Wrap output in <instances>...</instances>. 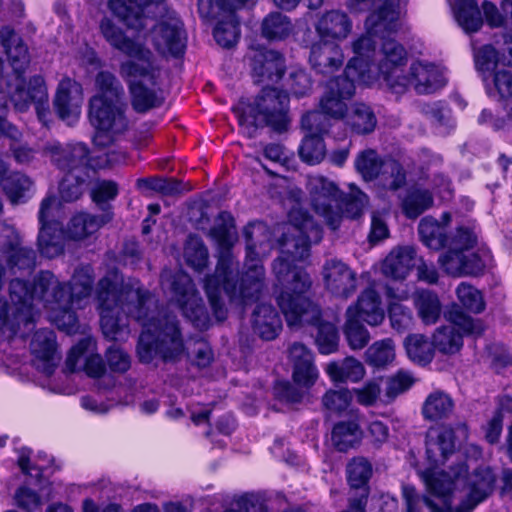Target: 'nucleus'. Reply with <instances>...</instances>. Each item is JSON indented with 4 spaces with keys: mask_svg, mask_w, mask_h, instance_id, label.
I'll list each match as a JSON object with an SVG mask.
<instances>
[{
    "mask_svg": "<svg viewBox=\"0 0 512 512\" xmlns=\"http://www.w3.org/2000/svg\"><path fill=\"white\" fill-rule=\"evenodd\" d=\"M348 308L354 309V315L357 319L371 326L381 324L385 317L384 310L381 307L380 295L372 287L363 290L358 296L357 302Z\"/></svg>",
    "mask_w": 512,
    "mask_h": 512,
    "instance_id": "2f4dec72",
    "label": "nucleus"
},
{
    "mask_svg": "<svg viewBox=\"0 0 512 512\" xmlns=\"http://www.w3.org/2000/svg\"><path fill=\"white\" fill-rule=\"evenodd\" d=\"M56 203L54 195L46 196L40 204L38 220L40 229L37 244L41 255L47 258H55L64 251V236L61 224L58 221H50L51 208Z\"/></svg>",
    "mask_w": 512,
    "mask_h": 512,
    "instance_id": "a211bd4d",
    "label": "nucleus"
},
{
    "mask_svg": "<svg viewBox=\"0 0 512 512\" xmlns=\"http://www.w3.org/2000/svg\"><path fill=\"white\" fill-rule=\"evenodd\" d=\"M352 28L348 15L339 10H331L323 14L315 25L321 39H344Z\"/></svg>",
    "mask_w": 512,
    "mask_h": 512,
    "instance_id": "f704fd0d",
    "label": "nucleus"
},
{
    "mask_svg": "<svg viewBox=\"0 0 512 512\" xmlns=\"http://www.w3.org/2000/svg\"><path fill=\"white\" fill-rule=\"evenodd\" d=\"M256 243L246 244V266L247 271L240 275L239 262L234 259L237 265L236 273L233 282L236 286V295L231 296L224 293L231 302L239 301L242 304H247L249 301L258 300L262 289L264 280V267L260 264L258 253L256 251Z\"/></svg>",
    "mask_w": 512,
    "mask_h": 512,
    "instance_id": "2eb2a0df",
    "label": "nucleus"
},
{
    "mask_svg": "<svg viewBox=\"0 0 512 512\" xmlns=\"http://www.w3.org/2000/svg\"><path fill=\"white\" fill-rule=\"evenodd\" d=\"M1 187L7 198L13 203L25 202L32 187V181L20 172H11L0 180Z\"/></svg>",
    "mask_w": 512,
    "mask_h": 512,
    "instance_id": "3c124183",
    "label": "nucleus"
},
{
    "mask_svg": "<svg viewBox=\"0 0 512 512\" xmlns=\"http://www.w3.org/2000/svg\"><path fill=\"white\" fill-rule=\"evenodd\" d=\"M437 468L431 465L429 468L419 470V476L432 495L449 499L455 488L454 480L466 475L467 466L464 463L458 464L452 468V475L445 471H438Z\"/></svg>",
    "mask_w": 512,
    "mask_h": 512,
    "instance_id": "cd10ccee",
    "label": "nucleus"
},
{
    "mask_svg": "<svg viewBox=\"0 0 512 512\" xmlns=\"http://www.w3.org/2000/svg\"><path fill=\"white\" fill-rule=\"evenodd\" d=\"M113 213L108 210L102 215H93L87 212L76 213L69 221L68 235L75 240H81L95 233L111 221Z\"/></svg>",
    "mask_w": 512,
    "mask_h": 512,
    "instance_id": "e433bc0d",
    "label": "nucleus"
},
{
    "mask_svg": "<svg viewBox=\"0 0 512 512\" xmlns=\"http://www.w3.org/2000/svg\"><path fill=\"white\" fill-rule=\"evenodd\" d=\"M322 277L325 289L335 297L347 299L356 291V273L341 260H326L322 267Z\"/></svg>",
    "mask_w": 512,
    "mask_h": 512,
    "instance_id": "4be33fe9",
    "label": "nucleus"
},
{
    "mask_svg": "<svg viewBox=\"0 0 512 512\" xmlns=\"http://www.w3.org/2000/svg\"><path fill=\"white\" fill-rule=\"evenodd\" d=\"M452 397L441 390L431 392L422 405V415L425 420L437 422L448 419L454 411Z\"/></svg>",
    "mask_w": 512,
    "mask_h": 512,
    "instance_id": "79ce46f5",
    "label": "nucleus"
},
{
    "mask_svg": "<svg viewBox=\"0 0 512 512\" xmlns=\"http://www.w3.org/2000/svg\"><path fill=\"white\" fill-rule=\"evenodd\" d=\"M90 173H66L59 184V194L64 202L78 200L84 193Z\"/></svg>",
    "mask_w": 512,
    "mask_h": 512,
    "instance_id": "bf43d9fd",
    "label": "nucleus"
},
{
    "mask_svg": "<svg viewBox=\"0 0 512 512\" xmlns=\"http://www.w3.org/2000/svg\"><path fill=\"white\" fill-rule=\"evenodd\" d=\"M410 71L412 86L418 94H430L445 85L443 75L433 64L414 62Z\"/></svg>",
    "mask_w": 512,
    "mask_h": 512,
    "instance_id": "c9c22d12",
    "label": "nucleus"
},
{
    "mask_svg": "<svg viewBox=\"0 0 512 512\" xmlns=\"http://www.w3.org/2000/svg\"><path fill=\"white\" fill-rule=\"evenodd\" d=\"M347 481L353 490L351 494H365L369 497V480L373 473L371 462L365 457L352 458L346 467Z\"/></svg>",
    "mask_w": 512,
    "mask_h": 512,
    "instance_id": "a19ab883",
    "label": "nucleus"
},
{
    "mask_svg": "<svg viewBox=\"0 0 512 512\" xmlns=\"http://www.w3.org/2000/svg\"><path fill=\"white\" fill-rule=\"evenodd\" d=\"M208 236L217 245L218 261L215 272L205 278L204 289L215 319L222 322L226 320L228 314L222 299V292L235 296L237 290L233 282L237 265L234 263L232 253L237 232L232 214L228 211H221L215 218Z\"/></svg>",
    "mask_w": 512,
    "mask_h": 512,
    "instance_id": "20e7f679",
    "label": "nucleus"
},
{
    "mask_svg": "<svg viewBox=\"0 0 512 512\" xmlns=\"http://www.w3.org/2000/svg\"><path fill=\"white\" fill-rule=\"evenodd\" d=\"M426 456L430 465L439 467L456 451L455 432L451 427L428 431L426 435Z\"/></svg>",
    "mask_w": 512,
    "mask_h": 512,
    "instance_id": "a878e982",
    "label": "nucleus"
},
{
    "mask_svg": "<svg viewBox=\"0 0 512 512\" xmlns=\"http://www.w3.org/2000/svg\"><path fill=\"white\" fill-rule=\"evenodd\" d=\"M298 152L301 160L309 165H316L323 161L326 156V146L323 140V134L326 132L308 131Z\"/></svg>",
    "mask_w": 512,
    "mask_h": 512,
    "instance_id": "603ef678",
    "label": "nucleus"
},
{
    "mask_svg": "<svg viewBox=\"0 0 512 512\" xmlns=\"http://www.w3.org/2000/svg\"><path fill=\"white\" fill-rule=\"evenodd\" d=\"M351 188L350 194H344L334 182L324 176L309 178L311 206L332 230L339 228L343 217L357 219L363 214L368 197L358 188Z\"/></svg>",
    "mask_w": 512,
    "mask_h": 512,
    "instance_id": "423d86ee",
    "label": "nucleus"
},
{
    "mask_svg": "<svg viewBox=\"0 0 512 512\" xmlns=\"http://www.w3.org/2000/svg\"><path fill=\"white\" fill-rule=\"evenodd\" d=\"M293 28L290 17L282 12L274 11L263 18L261 34L267 40L281 41L291 35Z\"/></svg>",
    "mask_w": 512,
    "mask_h": 512,
    "instance_id": "a18cd8bd",
    "label": "nucleus"
},
{
    "mask_svg": "<svg viewBox=\"0 0 512 512\" xmlns=\"http://www.w3.org/2000/svg\"><path fill=\"white\" fill-rule=\"evenodd\" d=\"M213 36L217 44L223 48L233 47L240 36L239 20L236 13L217 22Z\"/></svg>",
    "mask_w": 512,
    "mask_h": 512,
    "instance_id": "052dcab7",
    "label": "nucleus"
},
{
    "mask_svg": "<svg viewBox=\"0 0 512 512\" xmlns=\"http://www.w3.org/2000/svg\"><path fill=\"white\" fill-rule=\"evenodd\" d=\"M383 54L378 66L379 74L393 92L404 93L408 86H412L411 72L405 76L400 69L407 59L405 48L395 40H388L383 44Z\"/></svg>",
    "mask_w": 512,
    "mask_h": 512,
    "instance_id": "6ab92c4d",
    "label": "nucleus"
},
{
    "mask_svg": "<svg viewBox=\"0 0 512 512\" xmlns=\"http://www.w3.org/2000/svg\"><path fill=\"white\" fill-rule=\"evenodd\" d=\"M451 325L439 327L433 334L434 350L454 354L463 346V335L480 336L484 331L481 320L474 319L456 309L449 312Z\"/></svg>",
    "mask_w": 512,
    "mask_h": 512,
    "instance_id": "ddd939ff",
    "label": "nucleus"
},
{
    "mask_svg": "<svg viewBox=\"0 0 512 512\" xmlns=\"http://www.w3.org/2000/svg\"><path fill=\"white\" fill-rule=\"evenodd\" d=\"M252 75L256 83H276L285 73V58L276 50H259L252 58Z\"/></svg>",
    "mask_w": 512,
    "mask_h": 512,
    "instance_id": "bb28decb",
    "label": "nucleus"
},
{
    "mask_svg": "<svg viewBox=\"0 0 512 512\" xmlns=\"http://www.w3.org/2000/svg\"><path fill=\"white\" fill-rule=\"evenodd\" d=\"M0 44L12 68L15 81V83L7 82L8 93L2 89V81H0V114L7 110L9 95L11 102L20 112L26 111L31 104H34L39 120L45 122L50 113L45 80L41 75L32 76L28 82L24 78L30 63L27 45L15 30L8 26L0 29ZM2 125H5V118L0 115V137L3 134Z\"/></svg>",
    "mask_w": 512,
    "mask_h": 512,
    "instance_id": "7ed1b4c3",
    "label": "nucleus"
},
{
    "mask_svg": "<svg viewBox=\"0 0 512 512\" xmlns=\"http://www.w3.org/2000/svg\"><path fill=\"white\" fill-rule=\"evenodd\" d=\"M0 255L13 274H30L36 266L35 250L23 245L22 238L15 229H8L0 237Z\"/></svg>",
    "mask_w": 512,
    "mask_h": 512,
    "instance_id": "412c9836",
    "label": "nucleus"
},
{
    "mask_svg": "<svg viewBox=\"0 0 512 512\" xmlns=\"http://www.w3.org/2000/svg\"><path fill=\"white\" fill-rule=\"evenodd\" d=\"M309 62L316 73L328 75L342 66L343 54L336 43L320 41L311 46Z\"/></svg>",
    "mask_w": 512,
    "mask_h": 512,
    "instance_id": "c756f323",
    "label": "nucleus"
},
{
    "mask_svg": "<svg viewBox=\"0 0 512 512\" xmlns=\"http://www.w3.org/2000/svg\"><path fill=\"white\" fill-rule=\"evenodd\" d=\"M365 63L361 59H350L343 75L330 79L320 100V111H311L301 118L306 131L328 132L331 126L328 117L341 119L347 112L346 100L355 93V83L361 79Z\"/></svg>",
    "mask_w": 512,
    "mask_h": 512,
    "instance_id": "39448f33",
    "label": "nucleus"
},
{
    "mask_svg": "<svg viewBox=\"0 0 512 512\" xmlns=\"http://www.w3.org/2000/svg\"><path fill=\"white\" fill-rule=\"evenodd\" d=\"M161 285L169 294L170 301L192 325L200 330L209 328L211 319L202 297L192 278L183 271L163 272Z\"/></svg>",
    "mask_w": 512,
    "mask_h": 512,
    "instance_id": "1a4fd4ad",
    "label": "nucleus"
},
{
    "mask_svg": "<svg viewBox=\"0 0 512 512\" xmlns=\"http://www.w3.org/2000/svg\"><path fill=\"white\" fill-rule=\"evenodd\" d=\"M362 322L355 317L353 308L347 309L343 332L349 347L353 350L364 348L370 339L369 332Z\"/></svg>",
    "mask_w": 512,
    "mask_h": 512,
    "instance_id": "4d7b16f0",
    "label": "nucleus"
},
{
    "mask_svg": "<svg viewBox=\"0 0 512 512\" xmlns=\"http://www.w3.org/2000/svg\"><path fill=\"white\" fill-rule=\"evenodd\" d=\"M347 124L353 132L365 135L374 131L377 118L371 107L364 103H355L347 117Z\"/></svg>",
    "mask_w": 512,
    "mask_h": 512,
    "instance_id": "864d4df0",
    "label": "nucleus"
},
{
    "mask_svg": "<svg viewBox=\"0 0 512 512\" xmlns=\"http://www.w3.org/2000/svg\"><path fill=\"white\" fill-rule=\"evenodd\" d=\"M434 203L433 195L427 189L413 188L408 190L402 201L404 214L414 219L429 209Z\"/></svg>",
    "mask_w": 512,
    "mask_h": 512,
    "instance_id": "6e6d98bb",
    "label": "nucleus"
},
{
    "mask_svg": "<svg viewBox=\"0 0 512 512\" xmlns=\"http://www.w3.org/2000/svg\"><path fill=\"white\" fill-rule=\"evenodd\" d=\"M94 280L93 267L91 265H81L74 270L68 282L58 280V284L63 287L65 293L71 296V299L76 301L77 308H80L81 302L91 295Z\"/></svg>",
    "mask_w": 512,
    "mask_h": 512,
    "instance_id": "72a5a7b5",
    "label": "nucleus"
},
{
    "mask_svg": "<svg viewBox=\"0 0 512 512\" xmlns=\"http://www.w3.org/2000/svg\"><path fill=\"white\" fill-rule=\"evenodd\" d=\"M486 92L489 97L506 99L512 96V72L509 70H497L483 75Z\"/></svg>",
    "mask_w": 512,
    "mask_h": 512,
    "instance_id": "13d9d810",
    "label": "nucleus"
},
{
    "mask_svg": "<svg viewBox=\"0 0 512 512\" xmlns=\"http://www.w3.org/2000/svg\"><path fill=\"white\" fill-rule=\"evenodd\" d=\"M125 100H107L103 96H93L89 101V120L96 129L93 137L95 146L110 145L114 136L128 129Z\"/></svg>",
    "mask_w": 512,
    "mask_h": 512,
    "instance_id": "9d476101",
    "label": "nucleus"
},
{
    "mask_svg": "<svg viewBox=\"0 0 512 512\" xmlns=\"http://www.w3.org/2000/svg\"><path fill=\"white\" fill-rule=\"evenodd\" d=\"M456 295L467 311L479 314L485 309V301L482 293L474 286L461 282L456 288Z\"/></svg>",
    "mask_w": 512,
    "mask_h": 512,
    "instance_id": "338daca9",
    "label": "nucleus"
},
{
    "mask_svg": "<svg viewBox=\"0 0 512 512\" xmlns=\"http://www.w3.org/2000/svg\"><path fill=\"white\" fill-rule=\"evenodd\" d=\"M152 40L155 48L163 54L174 58L181 57L186 49V35L180 22L157 23L152 29Z\"/></svg>",
    "mask_w": 512,
    "mask_h": 512,
    "instance_id": "393cba45",
    "label": "nucleus"
},
{
    "mask_svg": "<svg viewBox=\"0 0 512 512\" xmlns=\"http://www.w3.org/2000/svg\"><path fill=\"white\" fill-rule=\"evenodd\" d=\"M404 346L408 357L419 365L429 364L434 357V347L422 334H411L405 338Z\"/></svg>",
    "mask_w": 512,
    "mask_h": 512,
    "instance_id": "5fc2aeb1",
    "label": "nucleus"
},
{
    "mask_svg": "<svg viewBox=\"0 0 512 512\" xmlns=\"http://www.w3.org/2000/svg\"><path fill=\"white\" fill-rule=\"evenodd\" d=\"M197 6L200 18L206 22L220 21L233 13L231 0H198Z\"/></svg>",
    "mask_w": 512,
    "mask_h": 512,
    "instance_id": "0e129e2a",
    "label": "nucleus"
},
{
    "mask_svg": "<svg viewBox=\"0 0 512 512\" xmlns=\"http://www.w3.org/2000/svg\"><path fill=\"white\" fill-rule=\"evenodd\" d=\"M100 325L104 336L118 340L128 334V318L139 322L137 354L143 363L159 356L164 361L177 358L184 348L176 315L157 310L155 296L142 287L123 289L115 272L102 277L96 286Z\"/></svg>",
    "mask_w": 512,
    "mask_h": 512,
    "instance_id": "f257e3e1",
    "label": "nucleus"
},
{
    "mask_svg": "<svg viewBox=\"0 0 512 512\" xmlns=\"http://www.w3.org/2000/svg\"><path fill=\"white\" fill-rule=\"evenodd\" d=\"M415 256L413 247L406 246L392 250L383 262L384 275L396 280L405 279L414 267Z\"/></svg>",
    "mask_w": 512,
    "mask_h": 512,
    "instance_id": "4c0bfd02",
    "label": "nucleus"
},
{
    "mask_svg": "<svg viewBox=\"0 0 512 512\" xmlns=\"http://www.w3.org/2000/svg\"><path fill=\"white\" fill-rule=\"evenodd\" d=\"M326 373L333 382H359L365 375L363 364L353 358L346 357L341 361L330 362L326 367Z\"/></svg>",
    "mask_w": 512,
    "mask_h": 512,
    "instance_id": "37998d69",
    "label": "nucleus"
},
{
    "mask_svg": "<svg viewBox=\"0 0 512 512\" xmlns=\"http://www.w3.org/2000/svg\"><path fill=\"white\" fill-rule=\"evenodd\" d=\"M95 84L98 89L95 96H103L107 100H125L124 88L113 73L100 71L96 75Z\"/></svg>",
    "mask_w": 512,
    "mask_h": 512,
    "instance_id": "69168bd1",
    "label": "nucleus"
},
{
    "mask_svg": "<svg viewBox=\"0 0 512 512\" xmlns=\"http://www.w3.org/2000/svg\"><path fill=\"white\" fill-rule=\"evenodd\" d=\"M37 282L38 275L35 277L33 284L20 278L10 281V300L17 309V313L23 316V319H32L33 301L34 299L41 301V293L38 291Z\"/></svg>",
    "mask_w": 512,
    "mask_h": 512,
    "instance_id": "7c9ffc66",
    "label": "nucleus"
},
{
    "mask_svg": "<svg viewBox=\"0 0 512 512\" xmlns=\"http://www.w3.org/2000/svg\"><path fill=\"white\" fill-rule=\"evenodd\" d=\"M354 167L366 182L379 179L382 187L390 191H397L406 184L402 164L391 157L382 158L374 149L360 151Z\"/></svg>",
    "mask_w": 512,
    "mask_h": 512,
    "instance_id": "f8f14e48",
    "label": "nucleus"
},
{
    "mask_svg": "<svg viewBox=\"0 0 512 512\" xmlns=\"http://www.w3.org/2000/svg\"><path fill=\"white\" fill-rule=\"evenodd\" d=\"M363 431L356 418L342 420L334 424L331 441L336 450L347 452L361 443Z\"/></svg>",
    "mask_w": 512,
    "mask_h": 512,
    "instance_id": "ea45409f",
    "label": "nucleus"
},
{
    "mask_svg": "<svg viewBox=\"0 0 512 512\" xmlns=\"http://www.w3.org/2000/svg\"><path fill=\"white\" fill-rule=\"evenodd\" d=\"M381 1L382 5L371 13L365 21L367 35H362L352 44L355 54L352 59H361L365 63V70L361 75V79H357L358 83L366 82V73L370 71V57L376 49V42L373 36L383 40V45L386 41L393 40L390 36L397 31L399 18L398 0Z\"/></svg>",
    "mask_w": 512,
    "mask_h": 512,
    "instance_id": "6e6552de",
    "label": "nucleus"
},
{
    "mask_svg": "<svg viewBox=\"0 0 512 512\" xmlns=\"http://www.w3.org/2000/svg\"><path fill=\"white\" fill-rule=\"evenodd\" d=\"M30 349L37 359L43 361V371L51 374L55 366L53 360L57 349L54 331L47 328L36 331L30 343Z\"/></svg>",
    "mask_w": 512,
    "mask_h": 512,
    "instance_id": "58836bf2",
    "label": "nucleus"
},
{
    "mask_svg": "<svg viewBox=\"0 0 512 512\" xmlns=\"http://www.w3.org/2000/svg\"><path fill=\"white\" fill-rule=\"evenodd\" d=\"M322 237L323 230L321 226L309 219L303 222L297 234L291 236L284 234L281 240V255L273 261L272 271L274 272V264L279 259L289 263L291 268L306 271L304 268L295 265V262L307 259L310 255L311 244L319 243Z\"/></svg>",
    "mask_w": 512,
    "mask_h": 512,
    "instance_id": "f3484780",
    "label": "nucleus"
},
{
    "mask_svg": "<svg viewBox=\"0 0 512 512\" xmlns=\"http://www.w3.org/2000/svg\"><path fill=\"white\" fill-rule=\"evenodd\" d=\"M95 349L96 342L93 338H82L68 352L65 362L66 370L70 373L76 372L80 368L79 361L85 358L83 370L89 377L99 378L104 375L106 371L105 362L99 354L94 353Z\"/></svg>",
    "mask_w": 512,
    "mask_h": 512,
    "instance_id": "5701e85b",
    "label": "nucleus"
},
{
    "mask_svg": "<svg viewBox=\"0 0 512 512\" xmlns=\"http://www.w3.org/2000/svg\"><path fill=\"white\" fill-rule=\"evenodd\" d=\"M274 275L276 302L288 326L305 323L315 326L319 352L325 355L335 352L339 344L338 329L334 324L322 321L321 309L310 299L313 282L309 273L291 268L289 263L279 259L274 264Z\"/></svg>",
    "mask_w": 512,
    "mask_h": 512,
    "instance_id": "f03ea898",
    "label": "nucleus"
},
{
    "mask_svg": "<svg viewBox=\"0 0 512 512\" xmlns=\"http://www.w3.org/2000/svg\"><path fill=\"white\" fill-rule=\"evenodd\" d=\"M108 7L127 28L140 32L149 19L164 15L166 0H109Z\"/></svg>",
    "mask_w": 512,
    "mask_h": 512,
    "instance_id": "4468645a",
    "label": "nucleus"
},
{
    "mask_svg": "<svg viewBox=\"0 0 512 512\" xmlns=\"http://www.w3.org/2000/svg\"><path fill=\"white\" fill-rule=\"evenodd\" d=\"M131 95V104L137 113H146L160 107L164 98L153 88H148L143 83H131L128 86Z\"/></svg>",
    "mask_w": 512,
    "mask_h": 512,
    "instance_id": "09e8293b",
    "label": "nucleus"
},
{
    "mask_svg": "<svg viewBox=\"0 0 512 512\" xmlns=\"http://www.w3.org/2000/svg\"><path fill=\"white\" fill-rule=\"evenodd\" d=\"M124 54L129 59L120 64L119 73L128 86L131 83H143L142 79H146L152 86L157 85L161 69L149 48L137 42Z\"/></svg>",
    "mask_w": 512,
    "mask_h": 512,
    "instance_id": "dca6fc26",
    "label": "nucleus"
},
{
    "mask_svg": "<svg viewBox=\"0 0 512 512\" xmlns=\"http://www.w3.org/2000/svg\"><path fill=\"white\" fill-rule=\"evenodd\" d=\"M289 98L283 91L266 86L243 111L237 114L239 125L249 138H254L258 128L269 127L276 133L288 130Z\"/></svg>",
    "mask_w": 512,
    "mask_h": 512,
    "instance_id": "0eeeda50",
    "label": "nucleus"
},
{
    "mask_svg": "<svg viewBox=\"0 0 512 512\" xmlns=\"http://www.w3.org/2000/svg\"><path fill=\"white\" fill-rule=\"evenodd\" d=\"M495 475L490 467L474 470L470 480V492L459 504L456 512H472L493 491Z\"/></svg>",
    "mask_w": 512,
    "mask_h": 512,
    "instance_id": "c85d7f7f",
    "label": "nucleus"
},
{
    "mask_svg": "<svg viewBox=\"0 0 512 512\" xmlns=\"http://www.w3.org/2000/svg\"><path fill=\"white\" fill-rule=\"evenodd\" d=\"M186 263L195 271L201 272L208 265L209 253L202 239L190 235L184 250Z\"/></svg>",
    "mask_w": 512,
    "mask_h": 512,
    "instance_id": "e2e57ef3",
    "label": "nucleus"
},
{
    "mask_svg": "<svg viewBox=\"0 0 512 512\" xmlns=\"http://www.w3.org/2000/svg\"><path fill=\"white\" fill-rule=\"evenodd\" d=\"M100 31L104 39L121 53H125L138 42L128 37L120 27L107 17L101 20Z\"/></svg>",
    "mask_w": 512,
    "mask_h": 512,
    "instance_id": "680f3d73",
    "label": "nucleus"
},
{
    "mask_svg": "<svg viewBox=\"0 0 512 512\" xmlns=\"http://www.w3.org/2000/svg\"><path fill=\"white\" fill-rule=\"evenodd\" d=\"M51 162L66 173H91L90 150L84 143L62 145L51 143L45 146Z\"/></svg>",
    "mask_w": 512,
    "mask_h": 512,
    "instance_id": "aec40b11",
    "label": "nucleus"
},
{
    "mask_svg": "<svg viewBox=\"0 0 512 512\" xmlns=\"http://www.w3.org/2000/svg\"><path fill=\"white\" fill-rule=\"evenodd\" d=\"M414 305L421 320L429 325L440 317L442 305L438 295L429 289L417 290L413 295Z\"/></svg>",
    "mask_w": 512,
    "mask_h": 512,
    "instance_id": "49530a36",
    "label": "nucleus"
},
{
    "mask_svg": "<svg viewBox=\"0 0 512 512\" xmlns=\"http://www.w3.org/2000/svg\"><path fill=\"white\" fill-rule=\"evenodd\" d=\"M253 331L264 340L275 339L282 330V320L271 304H259L252 313Z\"/></svg>",
    "mask_w": 512,
    "mask_h": 512,
    "instance_id": "473e14b6",
    "label": "nucleus"
},
{
    "mask_svg": "<svg viewBox=\"0 0 512 512\" xmlns=\"http://www.w3.org/2000/svg\"><path fill=\"white\" fill-rule=\"evenodd\" d=\"M454 15L466 33L477 32L483 25L482 14L475 0H456Z\"/></svg>",
    "mask_w": 512,
    "mask_h": 512,
    "instance_id": "de8ad7c7",
    "label": "nucleus"
},
{
    "mask_svg": "<svg viewBox=\"0 0 512 512\" xmlns=\"http://www.w3.org/2000/svg\"><path fill=\"white\" fill-rule=\"evenodd\" d=\"M478 123L489 125L494 131H510L512 130V106L505 105L503 110L496 114L485 108L478 117Z\"/></svg>",
    "mask_w": 512,
    "mask_h": 512,
    "instance_id": "774afa93",
    "label": "nucleus"
},
{
    "mask_svg": "<svg viewBox=\"0 0 512 512\" xmlns=\"http://www.w3.org/2000/svg\"><path fill=\"white\" fill-rule=\"evenodd\" d=\"M37 286L51 322L68 334L75 333L78 329V317L74 310L77 303L58 284V278L48 270L40 271Z\"/></svg>",
    "mask_w": 512,
    "mask_h": 512,
    "instance_id": "9b49d317",
    "label": "nucleus"
},
{
    "mask_svg": "<svg viewBox=\"0 0 512 512\" xmlns=\"http://www.w3.org/2000/svg\"><path fill=\"white\" fill-rule=\"evenodd\" d=\"M418 233L422 243L432 250H440L449 244L446 227L432 218L421 219Z\"/></svg>",
    "mask_w": 512,
    "mask_h": 512,
    "instance_id": "8fccbe9b",
    "label": "nucleus"
},
{
    "mask_svg": "<svg viewBox=\"0 0 512 512\" xmlns=\"http://www.w3.org/2000/svg\"><path fill=\"white\" fill-rule=\"evenodd\" d=\"M83 101L82 87L71 78H63L57 88L53 101L54 109L63 121L72 123L80 115V107Z\"/></svg>",
    "mask_w": 512,
    "mask_h": 512,
    "instance_id": "b1692460",
    "label": "nucleus"
},
{
    "mask_svg": "<svg viewBox=\"0 0 512 512\" xmlns=\"http://www.w3.org/2000/svg\"><path fill=\"white\" fill-rule=\"evenodd\" d=\"M385 294L391 300L388 306L391 327L398 333L410 330L413 326V313L409 307L399 302L404 297L397 295L395 290L389 286L386 287Z\"/></svg>",
    "mask_w": 512,
    "mask_h": 512,
    "instance_id": "c03bdc74",
    "label": "nucleus"
}]
</instances>
